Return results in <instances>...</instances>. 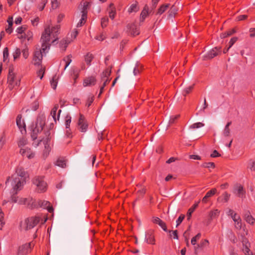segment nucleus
I'll return each instance as SVG.
<instances>
[{"label": "nucleus", "mask_w": 255, "mask_h": 255, "mask_svg": "<svg viewBox=\"0 0 255 255\" xmlns=\"http://www.w3.org/2000/svg\"><path fill=\"white\" fill-rule=\"evenodd\" d=\"M145 239L146 240L147 243L148 244H153L154 241V236L151 234V232L147 233V234L145 235Z\"/></svg>", "instance_id": "nucleus-28"}, {"label": "nucleus", "mask_w": 255, "mask_h": 255, "mask_svg": "<svg viewBox=\"0 0 255 255\" xmlns=\"http://www.w3.org/2000/svg\"><path fill=\"white\" fill-rule=\"evenodd\" d=\"M237 39H238L237 37H235L232 38L230 40V42L229 43V48H231L233 45V44L236 42Z\"/></svg>", "instance_id": "nucleus-56"}, {"label": "nucleus", "mask_w": 255, "mask_h": 255, "mask_svg": "<svg viewBox=\"0 0 255 255\" xmlns=\"http://www.w3.org/2000/svg\"><path fill=\"white\" fill-rule=\"evenodd\" d=\"M221 53V47H216L203 56L204 60L211 59Z\"/></svg>", "instance_id": "nucleus-10"}, {"label": "nucleus", "mask_w": 255, "mask_h": 255, "mask_svg": "<svg viewBox=\"0 0 255 255\" xmlns=\"http://www.w3.org/2000/svg\"><path fill=\"white\" fill-rule=\"evenodd\" d=\"M160 227L165 232H169V233H171L170 231H168L167 228L166 226L165 225V224L161 220H160Z\"/></svg>", "instance_id": "nucleus-55"}, {"label": "nucleus", "mask_w": 255, "mask_h": 255, "mask_svg": "<svg viewBox=\"0 0 255 255\" xmlns=\"http://www.w3.org/2000/svg\"><path fill=\"white\" fill-rule=\"evenodd\" d=\"M39 205L43 208H46L50 213L53 211V208L52 207H50V203L48 201H40L39 203Z\"/></svg>", "instance_id": "nucleus-21"}, {"label": "nucleus", "mask_w": 255, "mask_h": 255, "mask_svg": "<svg viewBox=\"0 0 255 255\" xmlns=\"http://www.w3.org/2000/svg\"><path fill=\"white\" fill-rule=\"evenodd\" d=\"M42 45H41V50H40L42 52V53L45 54L48 52L50 48V43L51 42H43L41 41Z\"/></svg>", "instance_id": "nucleus-24"}, {"label": "nucleus", "mask_w": 255, "mask_h": 255, "mask_svg": "<svg viewBox=\"0 0 255 255\" xmlns=\"http://www.w3.org/2000/svg\"><path fill=\"white\" fill-rule=\"evenodd\" d=\"M250 36L251 37H254L255 36V28H251L250 29Z\"/></svg>", "instance_id": "nucleus-64"}, {"label": "nucleus", "mask_w": 255, "mask_h": 255, "mask_svg": "<svg viewBox=\"0 0 255 255\" xmlns=\"http://www.w3.org/2000/svg\"><path fill=\"white\" fill-rule=\"evenodd\" d=\"M108 11L109 12V15L110 18L113 19L115 18V15L116 14V9L114 6V4L113 3H111L109 5V8H108Z\"/></svg>", "instance_id": "nucleus-23"}, {"label": "nucleus", "mask_w": 255, "mask_h": 255, "mask_svg": "<svg viewBox=\"0 0 255 255\" xmlns=\"http://www.w3.org/2000/svg\"><path fill=\"white\" fill-rule=\"evenodd\" d=\"M209 244V241L207 240H204L200 245H198L199 248H204Z\"/></svg>", "instance_id": "nucleus-48"}, {"label": "nucleus", "mask_w": 255, "mask_h": 255, "mask_svg": "<svg viewBox=\"0 0 255 255\" xmlns=\"http://www.w3.org/2000/svg\"><path fill=\"white\" fill-rule=\"evenodd\" d=\"M199 203V201L198 202H197V203H196L195 204H194L193 206V207H192L188 210V212L187 213L188 220H190L192 213L194 212V211L195 210L196 208L198 206Z\"/></svg>", "instance_id": "nucleus-31"}, {"label": "nucleus", "mask_w": 255, "mask_h": 255, "mask_svg": "<svg viewBox=\"0 0 255 255\" xmlns=\"http://www.w3.org/2000/svg\"><path fill=\"white\" fill-rule=\"evenodd\" d=\"M43 143L44 144V149L43 151L42 155L44 158H46L49 154L51 149V144L50 143L49 138H47L44 140Z\"/></svg>", "instance_id": "nucleus-13"}, {"label": "nucleus", "mask_w": 255, "mask_h": 255, "mask_svg": "<svg viewBox=\"0 0 255 255\" xmlns=\"http://www.w3.org/2000/svg\"><path fill=\"white\" fill-rule=\"evenodd\" d=\"M227 214L228 216H231L232 218L234 215H237V214L235 213L233 210L229 209L228 211L227 212Z\"/></svg>", "instance_id": "nucleus-57"}, {"label": "nucleus", "mask_w": 255, "mask_h": 255, "mask_svg": "<svg viewBox=\"0 0 255 255\" xmlns=\"http://www.w3.org/2000/svg\"><path fill=\"white\" fill-rule=\"evenodd\" d=\"M95 84V79L94 77H90L85 79L83 82L84 87L90 86Z\"/></svg>", "instance_id": "nucleus-22"}, {"label": "nucleus", "mask_w": 255, "mask_h": 255, "mask_svg": "<svg viewBox=\"0 0 255 255\" xmlns=\"http://www.w3.org/2000/svg\"><path fill=\"white\" fill-rule=\"evenodd\" d=\"M217 192V190L215 188L212 189L211 190L208 191L205 196L209 199L210 197H211L212 196H213L214 194H216Z\"/></svg>", "instance_id": "nucleus-38"}, {"label": "nucleus", "mask_w": 255, "mask_h": 255, "mask_svg": "<svg viewBox=\"0 0 255 255\" xmlns=\"http://www.w3.org/2000/svg\"><path fill=\"white\" fill-rule=\"evenodd\" d=\"M22 56L25 59H27L29 55V52L27 48H25L22 51Z\"/></svg>", "instance_id": "nucleus-50"}, {"label": "nucleus", "mask_w": 255, "mask_h": 255, "mask_svg": "<svg viewBox=\"0 0 255 255\" xmlns=\"http://www.w3.org/2000/svg\"><path fill=\"white\" fill-rule=\"evenodd\" d=\"M32 36H33L32 32L31 31L28 30V31H26V32L25 33L24 39H26L28 40H30L31 39Z\"/></svg>", "instance_id": "nucleus-41"}, {"label": "nucleus", "mask_w": 255, "mask_h": 255, "mask_svg": "<svg viewBox=\"0 0 255 255\" xmlns=\"http://www.w3.org/2000/svg\"><path fill=\"white\" fill-rule=\"evenodd\" d=\"M55 164L59 167L65 168L66 166V161L63 158H60L57 160Z\"/></svg>", "instance_id": "nucleus-26"}, {"label": "nucleus", "mask_w": 255, "mask_h": 255, "mask_svg": "<svg viewBox=\"0 0 255 255\" xmlns=\"http://www.w3.org/2000/svg\"><path fill=\"white\" fill-rule=\"evenodd\" d=\"M16 125L18 127L21 134H25L26 132V125L21 115H18L16 119Z\"/></svg>", "instance_id": "nucleus-9"}, {"label": "nucleus", "mask_w": 255, "mask_h": 255, "mask_svg": "<svg viewBox=\"0 0 255 255\" xmlns=\"http://www.w3.org/2000/svg\"><path fill=\"white\" fill-rule=\"evenodd\" d=\"M26 29V27L25 26H20L16 29V32L19 34H23Z\"/></svg>", "instance_id": "nucleus-42"}, {"label": "nucleus", "mask_w": 255, "mask_h": 255, "mask_svg": "<svg viewBox=\"0 0 255 255\" xmlns=\"http://www.w3.org/2000/svg\"><path fill=\"white\" fill-rule=\"evenodd\" d=\"M170 237H173L175 239H178L177 231V230L174 231L172 233L170 234Z\"/></svg>", "instance_id": "nucleus-59"}, {"label": "nucleus", "mask_w": 255, "mask_h": 255, "mask_svg": "<svg viewBox=\"0 0 255 255\" xmlns=\"http://www.w3.org/2000/svg\"><path fill=\"white\" fill-rule=\"evenodd\" d=\"M177 10H178L177 8L175 6L173 5L169 11V14H168V18H171V17L174 16V15L176 14Z\"/></svg>", "instance_id": "nucleus-33"}, {"label": "nucleus", "mask_w": 255, "mask_h": 255, "mask_svg": "<svg viewBox=\"0 0 255 255\" xmlns=\"http://www.w3.org/2000/svg\"><path fill=\"white\" fill-rule=\"evenodd\" d=\"M72 62V55H69L66 57H64L63 60V63L65 64V67L64 70H65L67 67L70 65L71 62Z\"/></svg>", "instance_id": "nucleus-25"}, {"label": "nucleus", "mask_w": 255, "mask_h": 255, "mask_svg": "<svg viewBox=\"0 0 255 255\" xmlns=\"http://www.w3.org/2000/svg\"><path fill=\"white\" fill-rule=\"evenodd\" d=\"M78 33V30L76 29H74L73 31L71 32V33L70 34L68 35V37L66 38V39L61 42L60 44L61 45V47H62L63 46L64 50L66 49V48L67 47V45L76 38Z\"/></svg>", "instance_id": "nucleus-8"}, {"label": "nucleus", "mask_w": 255, "mask_h": 255, "mask_svg": "<svg viewBox=\"0 0 255 255\" xmlns=\"http://www.w3.org/2000/svg\"><path fill=\"white\" fill-rule=\"evenodd\" d=\"M27 143V139L24 138H21L18 142V146L21 148L25 147L24 146Z\"/></svg>", "instance_id": "nucleus-34"}, {"label": "nucleus", "mask_w": 255, "mask_h": 255, "mask_svg": "<svg viewBox=\"0 0 255 255\" xmlns=\"http://www.w3.org/2000/svg\"><path fill=\"white\" fill-rule=\"evenodd\" d=\"M127 27L129 29L130 33L133 36L138 35L139 33L138 28L135 27L134 24H129Z\"/></svg>", "instance_id": "nucleus-20"}, {"label": "nucleus", "mask_w": 255, "mask_h": 255, "mask_svg": "<svg viewBox=\"0 0 255 255\" xmlns=\"http://www.w3.org/2000/svg\"><path fill=\"white\" fill-rule=\"evenodd\" d=\"M43 54L40 49L36 50L34 53L33 60L34 64L35 65H39L41 62Z\"/></svg>", "instance_id": "nucleus-16"}, {"label": "nucleus", "mask_w": 255, "mask_h": 255, "mask_svg": "<svg viewBox=\"0 0 255 255\" xmlns=\"http://www.w3.org/2000/svg\"><path fill=\"white\" fill-rule=\"evenodd\" d=\"M57 80H58V77L55 75L53 77L52 80L50 81V84L52 88L55 90L56 88L57 85Z\"/></svg>", "instance_id": "nucleus-30"}, {"label": "nucleus", "mask_w": 255, "mask_h": 255, "mask_svg": "<svg viewBox=\"0 0 255 255\" xmlns=\"http://www.w3.org/2000/svg\"><path fill=\"white\" fill-rule=\"evenodd\" d=\"M109 19L108 17H103L101 19V26L103 27H106L107 25Z\"/></svg>", "instance_id": "nucleus-45"}, {"label": "nucleus", "mask_w": 255, "mask_h": 255, "mask_svg": "<svg viewBox=\"0 0 255 255\" xmlns=\"http://www.w3.org/2000/svg\"><path fill=\"white\" fill-rule=\"evenodd\" d=\"M245 220L247 223L253 225L255 221V219L250 215V213L245 215Z\"/></svg>", "instance_id": "nucleus-27"}, {"label": "nucleus", "mask_w": 255, "mask_h": 255, "mask_svg": "<svg viewBox=\"0 0 255 255\" xmlns=\"http://www.w3.org/2000/svg\"><path fill=\"white\" fill-rule=\"evenodd\" d=\"M89 3L87 2L83 3V4L81 5V12L80 13H78L79 17L81 16V18L79 22L77 24V27H81L85 22V19L87 17V8L88 7Z\"/></svg>", "instance_id": "nucleus-7"}, {"label": "nucleus", "mask_w": 255, "mask_h": 255, "mask_svg": "<svg viewBox=\"0 0 255 255\" xmlns=\"http://www.w3.org/2000/svg\"><path fill=\"white\" fill-rule=\"evenodd\" d=\"M21 54L20 49L18 48H16L14 51L13 53V56L14 60L18 58Z\"/></svg>", "instance_id": "nucleus-37"}, {"label": "nucleus", "mask_w": 255, "mask_h": 255, "mask_svg": "<svg viewBox=\"0 0 255 255\" xmlns=\"http://www.w3.org/2000/svg\"><path fill=\"white\" fill-rule=\"evenodd\" d=\"M78 125L80 131L85 132L87 130L88 124L86 121L84 116L81 114L80 115Z\"/></svg>", "instance_id": "nucleus-11"}, {"label": "nucleus", "mask_w": 255, "mask_h": 255, "mask_svg": "<svg viewBox=\"0 0 255 255\" xmlns=\"http://www.w3.org/2000/svg\"><path fill=\"white\" fill-rule=\"evenodd\" d=\"M18 198H19V197L16 196L15 195H12L11 196V200L12 202H13L14 203H17V202H18Z\"/></svg>", "instance_id": "nucleus-63"}, {"label": "nucleus", "mask_w": 255, "mask_h": 255, "mask_svg": "<svg viewBox=\"0 0 255 255\" xmlns=\"http://www.w3.org/2000/svg\"><path fill=\"white\" fill-rule=\"evenodd\" d=\"M59 29V25L52 26L50 24L47 25L42 33L41 41H48L54 43L58 39Z\"/></svg>", "instance_id": "nucleus-2"}, {"label": "nucleus", "mask_w": 255, "mask_h": 255, "mask_svg": "<svg viewBox=\"0 0 255 255\" xmlns=\"http://www.w3.org/2000/svg\"><path fill=\"white\" fill-rule=\"evenodd\" d=\"M47 2V0H45L44 1H42L41 5H40L38 6V9L40 10H42L44 8V7Z\"/></svg>", "instance_id": "nucleus-60"}, {"label": "nucleus", "mask_w": 255, "mask_h": 255, "mask_svg": "<svg viewBox=\"0 0 255 255\" xmlns=\"http://www.w3.org/2000/svg\"><path fill=\"white\" fill-rule=\"evenodd\" d=\"M28 201V199L19 197L17 203L21 205H26L29 204Z\"/></svg>", "instance_id": "nucleus-35"}, {"label": "nucleus", "mask_w": 255, "mask_h": 255, "mask_svg": "<svg viewBox=\"0 0 255 255\" xmlns=\"http://www.w3.org/2000/svg\"><path fill=\"white\" fill-rule=\"evenodd\" d=\"M44 73V68H41L37 72L38 76L39 77L40 79H42Z\"/></svg>", "instance_id": "nucleus-47"}, {"label": "nucleus", "mask_w": 255, "mask_h": 255, "mask_svg": "<svg viewBox=\"0 0 255 255\" xmlns=\"http://www.w3.org/2000/svg\"><path fill=\"white\" fill-rule=\"evenodd\" d=\"M233 192L241 198H243L245 194V190L243 186L239 184H237L234 186Z\"/></svg>", "instance_id": "nucleus-14"}, {"label": "nucleus", "mask_w": 255, "mask_h": 255, "mask_svg": "<svg viewBox=\"0 0 255 255\" xmlns=\"http://www.w3.org/2000/svg\"><path fill=\"white\" fill-rule=\"evenodd\" d=\"M93 100H94V97L93 96H91V97H89L88 101H87V105L88 107H89L91 105V104L93 102Z\"/></svg>", "instance_id": "nucleus-62"}, {"label": "nucleus", "mask_w": 255, "mask_h": 255, "mask_svg": "<svg viewBox=\"0 0 255 255\" xmlns=\"http://www.w3.org/2000/svg\"><path fill=\"white\" fill-rule=\"evenodd\" d=\"M20 153L23 156L26 157L28 159H31L34 157L35 154L28 147L21 148Z\"/></svg>", "instance_id": "nucleus-15"}, {"label": "nucleus", "mask_w": 255, "mask_h": 255, "mask_svg": "<svg viewBox=\"0 0 255 255\" xmlns=\"http://www.w3.org/2000/svg\"><path fill=\"white\" fill-rule=\"evenodd\" d=\"M33 184L37 192H45L47 189V183L43 176H36L33 179Z\"/></svg>", "instance_id": "nucleus-6"}, {"label": "nucleus", "mask_w": 255, "mask_h": 255, "mask_svg": "<svg viewBox=\"0 0 255 255\" xmlns=\"http://www.w3.org/2000/svg\"><path fill=\"white\" fill-rule=\"evenodd\" d=\"M46 117L44 115L39 116L37 119L35 128L32 130L31 136L33 140L37 138V134L43 130L45 125Z\"/></svg>", "instance_id": "nucleus-3"}, {"label": "nucleus", "mask_w": 255, "mask_h": 255, "mask_svg": "<svg viewBox=\"0 0 255 255\" xmlns=\"http://www.w3.org/2000/svg\"><path fill=\"white\" fill-rule=\"evenodd\" d=\"M31 243H26L20 246L18 250V254L24 255L28 254L31 250Z\"/></svg>", "instance_id": "nucleus-12"}, {"label": "nucleus", "mask_w": 255, "mask_h": 255, "mask_svg": "<svg viewBox=\"0 0 255 255\" xmlns=\"http://www.w3.org/2000/svg\"><path fill=\"white\" fill-rule=\"evenodd\" d=\"M138 4H137V2H135V3H132L130 6L129 8L128 9V11L129 13L134 12L137 11L138 10Z\"/></svg>", "instance_id": "nucleus-29"}, {"label": "nucleus", "mask_w": 255, "mask_h": 255, "mask_svg": "<svg viewBox=\"0 0 255 255\" xmlns=\"http://www.w3.org/2000/svg\"><path fill=\"white\" fill-rule=\"evenodd\" d=\"M203 167L206 168H214L215 165L213 162L205 163L203 164Z\"/></svg>", "instance_id": "nucleus-46"}, {"label": "nucleus", "mask_w": 255, "mask_h": 255, "mask_svg": "<svg viewBox=\"0 0 255 255\" xmlns=\"http://www.w3.org/2000/svg\"><path fill=\"white\" fill-rule=\"evenodd\" d=\"M223 134L224 136L226 137H228L230 134V129L229 128L225 127L224 130L223 131Z\"/></svg>", "instance_id": "nucleus-44"}, {"label": "nucleus", "mask_w": 255, "mask_h": 255, "mask_svg": "<svg viewBox=\"0 0 255 255\" xmlns=\"http://www.w3.org/2000/svg\"><path fill=\"white\" fill-rule=\"evenodd\" d=\"M51 3L53 9H55L58 7V3L57 0H51Z\"/></svg>", "instance_id": "nucleus-51"}, {"label": "nucleus", "mask_w": 255, "mask_h": 255, "mask_svg": "<svg viewBox=\"0 0 255 255\" xmlns=\"http://www.w3.org/2000/svg\"><path fill=\"white\" fill-rule=\"evenodd\" d=\"M249 168L252 171H255V161H250Z\"/></svg>", "instance_id": "nucleus-54"}, {"label": "nucleus", "mask_w": 255, "mask_h": 255, "mask_svg": "<svg viewBox=\"0 0 255 255\" xmlns=\"http://www.w3.org/2000/svg\"><path fill=\"white\" fill-rule=\"evenodd\" d=\"M232 219L235 222V227L236 229L240 230L243 227V224L241 217L238 214L234 215Z\"/></svg>", "instance_id": "nucleus-18"}, {"label": "nucleus", "mask_w": 255, "mask_h": 255, "mask_svg": "<svg viewBox=\"0 0 255 255\" xmlns=\"http://www.w3.org/2000/svg\"><path fill=\"white\" fill-rule=\"evenodd\" d=\"M150 12V11H149L148 6L145 5L141 12L139 17V22H143L145 19L148 16Z\"/></svg>", "instance_id": "nucleus-19"}, {"label": "nucleus", "mask_w": 255, "mask_h": 255, "mask_svg": "<svg viewBox=\"0 0 255 255\" xmlns=\"http://www.w3.org/2000/svg\"><path fill=\"white\" fill-rule=\"evenodd\" d=\"M93 59V55L92 54L88 53L85 56V61L87 65H90L91 62Z\"/></svg>", "instance_id": "nucleus-32"}, {"label": "nucleus", "mask_w": 255, "mask_h": 255, "mask_svg": "<svg viewBox=\"0 0 255 255\" xmlns=\"http://www.w3.org/2000/svg\"><path fill=\"white\" fill-rule=\"evenodd\" d=\"M8 57V50L7 47H5L3 51V60L5 61Z\"/></svg>", "instance_id": "nucleus-39"}, {"label": "nucleus", "mask_w": 255, "mask_h": 255, "mask_svg": "<svg viewBox=\"0 0 255 255\" xmlns=\"http://www.w3.org/2000/svg\"><path fill=\"white\" fill-rule=\"evenodd\" d=\"M243 252L245 255H251V253H250V249L246 245L245 247L243 249Z\"/></svg>", "instance_id": "nucleus-49"}, {"label": "nucleus", "mask_w": 255, "mask_h": 255, "mask_svg": "<svg viewBox=\"0 0 255 255\" xmlns=\"http://www.w3.org/2000/svg\"><path fill=\"white\" fill-rule=\"evenodd\" d=\"M185 218V216L184 215H181L178 219L176 221V227H177L183 220Z\"/></svg>", "instance_id": "nucleus-52"}, {"label": "nucleus", "mask_w": 255, "mask_h": 255, "mask_svg": "<svg viewBox=\"0 0 255 255\" xmlns=\"http://www.w3.org/2000/svg\"><path fill=\"white\" fill-rule=\"evenodd\" d=\"M204 125L202 123H197L193 124L190 126V128L191 129L197 128L202 127H203Z\"/></svg>", "instance_id": "nucleus-40"}, {"label": "nucleus", "mask_w": 255, "mask_h": 255, "mask_svg": "<svg viewBox=\"0 0 255 255\" xmlns=\"http://www.w3.org/2000/svg\"><path fill=\"white\" fill-rule=\"evenodd\" d=\"M58 108V105H56L51 110L50 115L53 119L54 122L56 123L57 121H58L60 117V115L61 112V110H59L57 113V110Z\"/></svg>", "instance_id": "nucleus-17"}, {"label": "nucleus", "mask_w": 255, "mask_h": 255, "mask_svg": "<svg viewBox=\"0 0 255 255\" xmlns=\"http://www.w3.org/2000/svg\"><path fill=\"white\" fill-rule=\"evenodd\" d=\"M219 213H220V211L217 209H216V210L211 212L210 214L211 218H213L217 216H218Z\"/></svg>", "instance_id": "nucleus-43"}, {"label": "nucleus", "mask_w": 255, "mask_h": 255, "mask_svg": "<svg viewBox=\"0 0 255 255\" xmlns=\"http://www.w3.org/2000/svg\"><path fill=\"white\" fill-rule=\"evenodd\" d=\"M27 174L21 168H18L16 172L11 176L7 179L5 184L7 186L10 184L13 192H16L20 190L23 188V185L26 183V179L27 177Z\"/></svg>", "instance_id": "nucleus-1"}, {"label": "nucleus", "mask_w": 255, "mask_h": 255, "mask_svg": "<svg viewBox=\"0 0 255 255\" xmlns=\"http://www.w3.org/2000/svg\"><path fill=\"white\" fill-rule=\"evenodd\" d=\"M39 221L40 219L38 217H31L27 218L21 222L20 225V229L24 231L30 230L35 227Z\"/></svg>", "instance_id": "nucleus-5"}, {"label": "nucleus", "mask_w": 255, "mask_h": 255, "mask_svg": "<svg viewBox=\"0 0 255 255\" xmlns=\"http://www.w3.org/2000/svg\"><path fill=\"white\" fill-rule=\"evenodd\" d=\"M169 4L167 3L160 6V14L165 11L169 7Z\"/></svg>", "instance_id": "nucleus-53"}, {"label": "nucleus", "mask_w": 255, "mask_h": 255, "mask_svg": "<svg viewBox=\"0 0 255 255\" xmlns=\"http://www.w3.org/2000/svg\"><path fill=\"white\" fill-rule=\"evenodd\" d=\"M224 201L225 202H227L229 199L230 197V195L227 192H225L224 194Z\"/></svg>", "instance_id": "nucleus-58"}, {"label": "nucleus", "mask_w": 255, "mask_h": 255, "mask_svg": "<svg viewBox=\"0 0 255 255\" xmlns=\"http://www.w3.org/2000/svg\"><path fill=\"white\" fill-rule=\"evenodd\" d=\"M151 221L153 223L159 225V219L158 217H153Z\"/></svg>", "instance_id": "nucleus-61"}, {"label": "nucleus", "mask_w": 255, "mask_h": 255, "mask_svg": "<svg viewBox=\"0 0 255 255\" xmlns=\"http://www.w3.org/2000/svg\"><path fill=\"white\" fill-rule=\"evenodd\" d=\"M7 83L8 88L10 90H12L15 87L19 86L20 85V77L15 75L13 68L9 69Z\"/></svg>", "instance_id": "nucleus-4"}, {"label": "nucleus", "mask_w": 255, "mask_h": 255, "mask_svg": "<svg viewBox=\"0 0 255 255\" xmlns=\"http://www.w3.org/2000/svg\"><path fill=\"white\" fill-rule=\"evenodd\" d=\"M71 122V117L70 115H67L65 117V125L66 128H69Z\"/></svg>", "instance_id": "nucleus-36"}]
</instances>
